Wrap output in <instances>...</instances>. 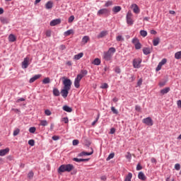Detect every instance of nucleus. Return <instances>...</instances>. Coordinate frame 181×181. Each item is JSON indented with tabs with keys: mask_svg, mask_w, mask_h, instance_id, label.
Masks as SVG:
<instances>
[{
	"mask_svg": "<svg viewBox=\"0 0 181 181\" xmlns=\"http://www.w3.org/2000/svg\"><path fill=\"white\" fill-rule=\"evenodd\" d=\"M64 81H62V84L64 88L61 90V94L63 98H67V95H69V91L71 89V80L69 78L64 77Z\"/></svg>",
	"mask_w": 181,
	"mask_h": 181,
	"instance_id": "1",
	"label": "nucleus"
},
{
	"mask_svg": "<svg viewBox=\"0 0 181 181\" xmlns=\"http://www.w3.org/2000/svg\"><path fill=\"white\" fill-rule=\"evenodd\" d=\"M87 74H88V71H87L86 69L81 70V74L77 75L74 82V86L75 88H80V82L81 81L83 77L87 76Z\"/></svg>",
	"mask_w": 181,
	"mask_h": 181,
	"instance_id": "2",
	"label": "nucleus"
},
{
	"mask_svg": "<svg viewBox=\"0 0 181 181\" xmlns=\"http://www.w3.org/2000/svg\"><path fill=\"white\" fill-rule=\"evenodd\" d=\"M115 52H117L115 47H110L107 52H103V59L105 62H110V60H112V56H114Z\"/></svg>",
	"mask_w": 181,
	"mask_h": 181,
	"instance_id": "3",
	"label": "nucleus"
},
{
	"mask_svg": "<svg viewBox=\"0 0 181 181\" xmlns=\"http://www.w3.org/2000/svg\"><path fill=\"white\" fill-rule=\"evenodd\" d=\"M74 169L73 164L62 165L58 168V173H64V172H71Z\"/></svg>",
	"mask_w": 181,
	"mask_h": 181,
	"instance_id": "4",
	"label": "nucleus"
},
{
	"mask_svg": "<svg viewBox=\"0 0 181 181\" xmlns=\"http://www.w3.org/2000/svg\"><path fill=\"white\" fill-rule=\"evenodd\" d=\"M110 11L108 8H101L100 9L98 13V16H101L102 15H104V16H110Z\"/></svg>",
	"mask_w": 181,
	"mask_h": 181,
	"instance_id": "5",
	"label": "nucleus"
},
{
	"mask_svg": "<svg viewBox=\"0 0 181 181\" xmlns=\"http://www.w3.org/2000/svg\"><path fill=\"white\" fill-rule=\"evenodd\" d=\"M126 21L129 26L134 25V20L132 19V13L128 12L126 16Z\"/></svg>",
	"mask_w": 181,
	"mask_h": 181,
	"instance_id": "6",
	"label": "nucleus"
},
{
	"mask_svg": "<svg viewBox=\"0 0 181 181\" xmlns=\"http://www.w3.org/2000/svg\"><path fill=\"white\" fill-rule=\"evenodd\" d=\"M142 59L141 58H136L133 60V67L134 69H139L141 67Z\"/></svg>",
	"mask_w": 181,
	"mask_h": 181,
	"instance_id": "7",
	"label": "nucleus"
},
{
	"mask_svg": "<svg viewBox=\"0 0 181 181\" xmlns=\"http://www.w3.org/2000/svg\"><path fill=\"white\" fill-rule=\"evenodd\" d=\"M143 123L146 124V125H148V127H152V125H153V120H152L151 117H148L143 119Z\"/></svg>",
	"mask_w": 181,
	"mask_h": 181,
	"instance_id": "8",
	"label": "nucleus"
},
{
	"mask_svg": "<svg viewBox=\"0 0 181 181\" xmlns=\"http://www.w3.org/2000/svg\"><path fill=\"white\" fill-rule=\"evenodd\" d=\"M29 66V57L24 58L22 62V69H28Z\"/></svg>",
	"mask_w": 181,
	"mask_h": 181,
	"instance_id": "9",
	"label": "nucleus"
},
{
	"mask_svg": "<svg viewBox=\"0 0 181 181\" xmlns=\"http://www.w3.org/2000/svg\"><path fill=\"white\" fill-rule=\"evenodd\" d=\"M60 23H62V20L60 18H57V19L52 20L49 23V25L50 26H56V25H60Z\"/></svg>",
	"mask_w": 181,
	"mask_h": 181,
	"instance_id": "10",
	"label": "nucleus"
},
{
	"mask_svg": "<svg viewBox=\"0 0 181 181\" xmlns=\"http://www.w3.org/2000/svg\"><path fill=\"white\" fill-rule=\"evenodd\" d=\"M93 153H94V150H93V148H91V152L88 153V152H86V151H82L78 154V156H80V157L90 156V155H93Z\"/></svg>",
	"mask_w": 181,
	"mask_h": 181,
	"instance_id": "11",
	"label": "nucleus"
},
{
	"mask_svg": "<svg viewBox=\"0 0 181 181\" xmlns=\"http://www.w3.org/2000/svg\"><path fill=\"white\" fill-rule=\"evenodd\" d=\"M108 35V31L107 30H103L101 31L98 35L97 37L98 39H103V37H105Z\"/></svg>",
	"mask_w": 181,
	"mask_h": 181,
	"instance_id": "12",
	"label": "nucleus"
},
{
	"mask_svg": "<svg viewBox=\"0 0 181 181\" xmlns=\"http://www.w3.org/2000/svg\"><path fill=\"white\" fill-rule=\"evenodd\" d=\"M40 77H42V75H41V74L35 75L33 77H32V78L29 80V83H35V81H36V80L40 78Z\"/></svg>",
	"mask_w": 181,
	"mask_h": 181,
	"instance_id": "13",
	"label": "nucleus"
},
{
	"mask_svg": "<svg viewBox=\"0 0 181 181\" xmlns=\"http://www.w3.org/2000/svg\"><path fill=\"white\" fill-rule=\"evenodd\" d=\"M7 153H9V148L0 150V156H5Z\"/></svg>",
	"mask_w": 181,
	"mask_h": 181,
	"instance_id": "14",
	"label": "nucleus"
},
{
	"mask_svg": "<svg viewBox=\"0 0 181 181\" xmlns=\"http://www.w3.org/2000/svg\"><path fill=\"white\" fill-rule=\"evenodd\" d=\"M138 178L140 180H143V181H145L146 180V176L145 175V174L141 171L138 174Z\"/></svg>",
	"mask_w": 181,
	"mask_h": 181,
	"instance_id": "15",
	"label": "nucleus"
},
{
	"mask_svg": "<svg viewBox=\"0 0 181 181\" xmlns=\"http://www.w3.org/2000/svg\"><path fill=\"white\" fill-rule=\"evenodd\" d=\"M52 8H53V1L50 0L45 4V9L49 10L52 9Z\"/></svg>",
	"mask_w": 181,
	"mask_h": 181,
	"instance_id": "16",
	"label": "nucleus"
},
{
	"mask_svg": "<svg viewBox=\"0 0 181 181\" xmlns=\"http://www.w3.org/2000/svg\"><path fill=\"white\" fill-rule=\"evenodd\" d=\"M122 9L120 6H116L112 8V12L115 15L116 13H118V12H120V11Z\"/></svg>",
	"mask_w": 181,
	"mask_h": 181,
	"instance_id": "17",
	"label": "nucleus"
},
{
	"mask_svg": "<svg viewBox=\"0 0 181 181\" xmlns=\"http://www.w3.org/2000/svg\"><path fill=\"white\" fill-rule=\"evenodd\" d=\"M169 91H170V88L166 87V88L162 89L160 91V93L161 95H165V94H168V93H169Z\"/></svg>",
	"mask_w": 181,
	"mask_h": 181,
	"instance_id": "18",
	"label": "nucleus"
},
{
	"mask_svg": "<svg viewBox=\"0 0 181 181\" xmlns=\"http://www.w3.org/2000/svg\"><path fill=\"white\" fill-rule=\"evenodd\" d=\"M62 110L64 111H66V112H71L73 111V108H71V107H69L68 105L63 106Z\"/></svg>",
	"mask_w": 181,
	"mask_h": 181,
	"instance_id": "19",
	"label": "nucleus"
},
{
	"mask_svg": "<svg viewBox=\"0 0 181 181\" xmlns=\"http://www.w3.org/2000/svg\"><path fill=\"white\" fill-rule=\"evenodd\" d=\"M143 53L146 56H148V54H151V48H149V47L143 48Z\"/></svg>",
	"mask_w": 181,
	"mask_h": 181,
	"instance_id": "20",
	"label": "nucleus"
},
{
	"mask_svg": "<svg viewBox=\"0 0 181 181\" xmlns=\"http://www.w3.org/2000/svg\"><path fill=\"white\" fill-rule=\"evenodd\" d=\"M0 21L4 24L6 25L9 23V19L5 18V17H0Z\"/></svg>",
	"mask_w": 181,
	"mask_h": 181,
	"instance_id": "21",
	"label": "nucleus"
},
{
	"mask_svg": "<svg viewBox=\"0 0 181 181\" xmlns=\"http://www.w3.org/2000/svg\"><path fill=\"white\" fill-rule=\"evenodd\" d=\"M52 93L54 97H59L60 95V91L57 88H53Z\"/></svg>",
	"mask_w": 181,
	"mask_h": 181,
	"instance_id": "22",
	"label": "nucleus"
},
{
	"mask_svg": "<svg viewBox=\"0 0 181 181\" xmlns=\"http://www.w3.org/2000/svg\"><path fill=\"white\" fill-rule=\"evenodd\" d=\"M83 56H84V54L83 52H80L78 54L74 55V58L75 60H80Z\"/></svg>",
	"mask_w": 181,
	"mask_h": 181,
	"instance_id": "23",
	"label": "nucleus"
},
{
	"mask_svg": "<svg viewBox=\"0 0 181 181\" xmlns=\"http://www.w3.org/2000/svg\"><path fill=\"white\" fill-rule=\"evenodd\" d=\"M93 64L95 66H100L101 64V59L96 58L93 60Z\"/></svg>",
	"mask_w": 181,
	"mask_h": 181,
	"instance_id": "24",
	"label": "nucleus"
},
{
	"mask_svg": "<svg viewBox=\"0 0 181 181\" xmlns=\"http://www.w3.org/2000/svg\"><path fill=\"white\" fill-rule=\"evenodd\" d=\"M73 33H74V31L73 30V29H70V30L65 31L64 33V36H70V35H72Z\"/></svg>",
	"mask_w": 181,
	"mask_h": 181,
	"instance_id": "25",
	"label": "nucleus"
},
{
	"mask_svg": "<svg viewBox=\"0 0 181 181\" xmlns=\"http://www.w3.org/2000/svg\"><path fill=\"white\" fill-rule=\"evenodd\" d=\"M132 6H134L133 12L134 13H139L140 11H139V7H138V5L134 4L132 5Z\"/></svg>",
	"mask_w": 181,
	"mask_h": 181,
	"instance_id": "26",
	"label": "nucleus"
},
{
	"mask_svg": "<svg viewBox=\"0 0 181 181\" xmlns=\"http://www.w3.org/2000/svg\"><path fill=\"white\" fill-rule=\"evenodd\" d=\"M159 42H160V39L159 37H156L153 40V46H158L159 45Z\"/></svg>",
	"mask_w": 181,
	"mask_h": 181,
	"instance_id": "27",
	"label": "nucleus"
},
{
	"mask_svg": "<svg viewBox=\"0 0 181 181\" xmlns=\"http://www.w3.org/2000/svg\"><path fill=\"white\" fill-rule=\"evenodd\" d=\"M48 122H47V120H40V125L41 127H47L48 125Z\"/></svg>",
	"mask_w": 181,
	"mask_h": 181,
	"instance_id": "28",
	"label": "nucleus"
},
{
	"mask_svg": "<svg viewBox=\"0 0 181 181\" xmlns=\"http://www.w3.org/2000/svg\"><path fill=\"white\" fill-rule=\"evenodd\" d=\"M9 42H15L16 40V37H15L13 34H10L8 36Z\"/></svg>",
	"mask_w": 181,
	"mask_h": 181,
	"instance_id": "29",
	"label": "nucleus"
},
{
	"mask_svg": "<svg viewBox=\"0 0 181 181\" xmlns=\"http://www.w3.org/2000/svg\"><path fill=\"white\" fill-rule=\"evenodd\" d=\"M175 59H176L177 60H180V59H181V51L177 52L175 54Z\"/></svg>",
	"mask_w": 181,
	"mask_h": 181,
	"instance_id": "30",
	"label": "nucleus"
},
{
	"mask_svg": "<svg viewBox=\"0 0 181 181\" xmlns=\"http://www.w3.org/2000/svg\"><path fill=\"white\" fill-rule=\"evenodd\" d=\"M88 40H90V37L87 35L83 36L82 38V42L84 44L87 43Z\"/></svg>",
	"mask_w": 181,
	"mask_h": 181,
	"instance_id": "31",
	"label": "nucleus"
},
{
	"mask_svg": "<svg viewBox=\"0 0 181 181\" xmlns=\"http://www.w3.org/2000/svg\"><path fill=\"white\" fill-rule=\"evenodd\" d=\"M140 35L143 37H146V36H148V32H146V30H140Z\"/></svg>",
	"mask_w": 181,
	"mask_h": 181,
	"instance_id": "32",
	"label": "nucleus"
},
{
	"mask_svg": "<svg viewBox=\"0 0 181 181\" xmlns=\"http://www.w3.org/2000/svg\"><path fill=\"white\" fill-rule=\"evenodd\" d=\"M131 179H132V174L131 173H129L128 175L126 176L124 181H131Z\"/></svg>",
	"mask_w": 181,
	"mask_h": 181,
	"instance_id": "33",
	"label": "nucleus"
},
{
	"mask_svg": "<svg viewBox=\"0 0 181 181\" xmlns=\"http://www.w3.org/2000/svg\"><path fill=\"white\" fill-rule=\"evenodd\" d=\"M50 83V78L47 77L42 80V84H49Z\"/></svg>",
	"mask_w": 181,
	"mask_h": 181,
	"instance_id": "34",
	"label": "nucleus"
},
{
	"mask_svg": "<svg viewBox=\"0 0 181 181\" xmlns=\"http://www.w3.org/2000/svg\"><path fill=\"white\" fill-rule=\"evenodd\" d=\"M112 4H113L112 1L109 0L105 2V8H108V6H112Z\"/></svg>",
	"mask_w": 181,
	"mask_h": 181,
	"instance_id": "35",
	"label": "nucleus"
},
{
	"mask_svg": "<svg viewBox=\"0 0 181 181\" xmlns=\"http://www.w3.org/2000/svg\"><path fill=\"white\" fill-rule=\"evenodd\" d=\"M117 42H124V39L122 37V35H118L116 37Z\"/></svg>",
	"mask_w": 181,
	"mask_h": 181,
	"instance_id": "36",
	"label": "nucleus"
},
{
	"mask_svg": "<svg viewBox=\"0 0 181 181\" xmlns=\"http://www.w3.org/2000/svg\"><path fill=\"white\" fill-rule=\"evenodd\" d=\"M134 46H135V49L136 50H139V49H141V47H142V45H141V42H136Z\"/></svg>",
	"mask_w": 181,
	"mask_h": 181,
	"instance_id": "37",
	"label": "nucleus"
},
{
	"mask_svg": "<svg viewBox=\"0 0 181 181\" xmlns=\"http://www.w3.org/2000/svg\"><path fill=\"white\" fill-rule=\"evenodd\" d=\"M98 119H100V113L98 114L97 117L95 118L94 122H92L91 125L94 126L95 124H97V122H98Z\"/></svg>",
	"mask_w": 181,
	"mask_h": 181,
	"instance_id": "38",
	"label": "nucleus"
},
{
	"mask_svg": "<svg viewBox=\"0 0 181 181\" xmlns=\"http://www.w3.org/2000/svg\"><path fill=\"white\" fill-rule=\"evenodd\" d=\"M114 156H115V153H110L108 157L106 158V160H110V159L114 158Z\"/></svg>",
	"mask_w": 181,
	"mask_h": 181,
	"instance_id": "39",
	"label": "nucleus"
},
{
	"mask_svg": "<svg viewBox=\"0 0 181 181\" xmlns=\"http://www.w3.org/2000/svg\"><path fill=\"white\" fill-rule=\"evenodd\" d=\"M29 132H30V134H35V132H36V127H30Z\"/></svg>",
	"mask_w": 181,
	"mask_h": 181,
	"instance_id": "40",
	"label": "nucleus"
},
{
	"mask_svg": "<svg viewBox=\"0 0 181 181\" xmlns=\"http://www.w3.org/2000/svg\"><path fill=\"white\" fill-rule=\"evenodd\" d=\"M19 132H21V129H16L13 131V136H16L17 135H19Z\"/></svg>",
	"mask_w": 181,
	"mask_h": 181,
	"instance_id": "41",
	"label": "nucleus"
},
{
	"mask_svg": "<svg viewBox=\"0 0 181 181\" xmlns=\"http://www.w3.org/2000/svg\"><path fill=\"white\" fill-rule=\"evenodd\" d=\"M111 111L113 112V114H115L116 115H117L118 110L117 109H115V107L112 106Z\"/></svg>",
	"mask_w": 181,
	"mask_h": 181,
	"instance_id": "42",
	"label": "nucleus"
},
{
	"mask_svg": "<svg viewBox=\"0 0 181 181\" xmlns=\"http://www.w3.org/2000/svg\"><path fill=\"white\" fill-rule=\"evenodd\" d=\"M162 66L163 65L159 62L157 67L156 68V71H160V70L162 69Z\"/></svg>",
	"mask_w": 181,
	"mask_h": 181,
	"instance_id": "43",
	"label": "nucleus"
},
{
	"mask_svg": "<svg viewBox=\"0 0 181 181\" xmlns=\"http://www.w3.org/2000/svg\"><path fill=\"white\" fill-rule=\"evenodd\" d=\"M35 173H33V171H30L28 174V177L29 179H32V177H33Z\"/></svg>",
	"mask_w": 181,
	"mask_h": 181,
	"instance_id": "44",
	"label": "nucleus"
},
{
	"mask_svg": "<svg viewBox=\"0 0 181 181\" xmlns=\"http://www.w3.org/2000/svg\"><path fill=\"white\" fill-rule=\"evenodd\" d=\"M139 40H138V38L134 37L132 39V43H133V45H134V46L136 43H139Z\"/></svg>",
	"mask_w": 181,
	"mask_h": 181,
	"instance_id": "45",
	"label": "nucleus"
},
{
	"mask_svg": "<svg viewBox=\"0 0 181 181\" xmlns=\"http://www.w3.org/2000/svg\"><path fill=\"white\" fill-rule=\"evenodd\" d=\"M28 145H30V146H35V140L33 139L29 140Z\"/></svg>",
	"mask_w": 181,
	"mask_h": 181,
	"instance_id": "46",
	"label": "nucleus"
},
{
	"mask_svg": "<svg viewBox=\"0 0 181 181\" xmlns=\"http://www.w3.org/2000/svg\"><path fill=\"white\" fill-rule=\"evenodd\" d=\"M45 115L50 116L52 115V112L49 110L47 109L45 110Z\"/></svg>",
	"mask_w": 181,
	"mask_h": 181,
	"instance_id": "47",
	"label": "nucleus"
},
{
	"mask_svg": "<svg viewBox=\"0 0 181 181\" xmlns=\"http://www.w3.org/2000/svg\"><path fill=\"white\" fill-rule=\"evenodd\" d=\"M126 158L129 159V160H131V159H132V155H131V153L127 152V154L126 155Z\"/></svg>",
	"mask_w": 181,
	"mask_h": 181,
	"instance_id": "48",
	"label": "nucleus"
},
{
	"mask_svg": "<svg viewBox=\"0 0 181 181\" xmlns=\"http://www.w3.org/2000/svg\"><path fill=\"white\" fill-rule=\"evenodd\" d=\"M79 142L80 141H78V139H74V140H73L72 144H73L74 146H76L79 144Z\"/></svg>",
	"mask_w": 181,
	"mask_h": 181,
	"instance_id": "49",
	"label": "nucleus"
},
{
	"mask_svg": "<svg viewBox=\"0 0 181 181\" xmlns=\"http://www.w3.org/2000/svg\"><path fill=\"white\" fill-rule=\"evenodd\" d=\"M100 88H103V89L108 88V83H103V84L100 86Z\"/></svg>",
	"mask_w": 181,
	"mask_h": 181,
	"instance_id": "50",
	"label": "nucleus"
},
{
	"mask_svg": "<svg viewBox=\"0 0 181 181\" xmlns=\"http://www.w3.org/2000/svg\"><path fill=\"white\" fill-rule=\"evenodd\" d=\"M73 21H74V16H71L68 19V22H69V23H71V22H73Z\"/></svg>",
	"mask_w": 181,
	"mask_h": 181,
	"instance_id": "51",
	"label": "nucleus"
},
{
	"mask_svg": "<svg viewBox=\"0 0 181 181\" xmlns=\"http://www.w3.org/2000/svg\"><path fill=\"white\" fill-rule=\"evenodd\" d=\"M175 170H180V164L176 163L175 165Z\"/></svg>",
	"mask_w": 181,
	"mask_h": 181,
	"instance_id": "52",
	"label": "nucleus"
},
{
	"mask_svg": "<svg viewBox=\"0 0 181 181\" xmlns=\"http://www.w3.org/2000/svg\"><path fill=\"white\" fill-rule=\"evenodd\" d=\"M168 62V59H166L165 58H164V59H163L161 60V62H159V63L161 64L163 66V65L166 64V62Z\"/></svg>",
	"mask_w": 181,
	"mask_h": 181,
	"instance_id": "53",
	"label": "nucleus"
},
{
	"mask_svg": "<svg viewBox=\"0 0 181 181\" xmlns=\"http://www.w3.org/2000/svg\"><path fill=\"white\" fill-rule=\"evenodd\" d=\"M136 170H142V165H141V163H138L136 168Z\"/></svg>",
	"mask_w": 181,
	"mask_h": 181,
	"instance_id": "54",
	"label": "nucleus"
},
{
	"mask_svg": "<svg viewBox=\"0 0 181 181\" xmlns=\"http://www.w3.org/2000/svg\"><path fill=\"white\" fill-rule=\"evenodd\" d=\"M52 139L53 141H59V139H60V137H59V136H53L52 137Z\"/></svg>",
	"mask_w": 181,
	"mask_h": 181,
	"instance_id": "55",
	"label": "nucleus"
},
{
	"mask_svg": "<svg viewBox=\"0 0 181 181\" xmlns=\"http://www.w3.org/2000/svg\"><path fill=\"white\" fill-rule=\"evenodd\" d=\"M73 160L74 162H77L78 163H80L81 162V158H74Z\"/></svg>",
	"mask_w": 181,
	"mask_h": 181,
	"instance_id": "56",
	"label": "nucleus"
},
{
	"mask_svg": "<svg viewBox=\"0 0 181 181\" xmlns=\"http://www.w3.org/2000/svg\"><path fill=\"white\" fill-rule=\"evenodd\" d=\"M46 36H47V37H50V36H52V31H50V30H47V31H46Z\"/></svg>",
	"mask_w": 181,
	"mask_h": 181,
	"instance_id": "57",
	"label": "nucleus"
},
{
	"mask_svg": "<svg viewBox=\"0 0 181 181\" xmlns=\"http://www.w3.org/2000/svg\"><path fill=\"white\" fill-rule=\"evenodd\" d=\"M129 80L131 83H132V81H135V76H134V74H132Z\"/></svg>",
	"mask_w": 181,
	"mask_h": 181,
	"instance_id": "58",
	"label": "nucleus"
},
{
	"mask_svg": "<svg viewBox=\"0 0 181 181\" xmlns=\"http://www.w3.org/2000/svg\"><path fill=\"white\" fill-rule=\"evenodd\" d=\"M62 121L64 122V124H69V117H64Z\"/></svg>",
	"mask_w": 181,
	"mask_h": 181,
	"instance_id": "59",
	"label": "nucleus"
},
{
	"mask_svg": "<svg viewBox=\"0 0 181 181\" xmlns=\"http://www.w3.org/2000/svg\"><path fill=\"white\" fill-rule=\"evenodd\" d=\"M135 110H136V111H138V112H140V111H141V106L136 105L135 106Z\"/></svg>",
	"mask_w": 181,
	"mask_h": 181,
	"instance_id": "60",
	"label": "nucleus"
},
{
	"mask_svg": "<svg viewBox=\"0 0 181 181\" xmlns=\"http://www.w3.org/2000/svg\"><path fill=\"white\" fill-rule=\"evenodd\" d=\"M137 86L139 87H141V86H142V78L139 79V81L137 82Z\"/></svg>",
	"mask_w": 181,
	"mask_h": 181,
	"instance_id": "61",
	"label": "nucleus"
},
{
	"mask_svg": "<svg viewBox=\"0 0 181 181\" xmlns=\"http://www.w3.org/2000/svg\"><path fill=\"white\" fill-rule=\"evenodd\" d=\"M110 134L111 135H114V134H115V128H111V129H110Z\"/></svg>",
	"mask_w": 181,
	"mask_h": 181,
	"instance_id": "62",
	"label": "nucleus"
},
{
	"mask_svg": "<svg viewBox=\"0 0 181 181\" xmlns=\"http://www.w3.org/2000/svg\"><path fill=\"white\" fill-rule=\"evenodd\" d=\"M115 73H117V74H119V73H121V69H119V67H117L115 69Z\"/></svg>",
	"mask_w": 181,
	"mask_h": 181,
	"instance_id": "63",
	"label": "nucleus"
},
{
	"mask_svg": "<svg viewBox=\"0 0 181 181\" xmlns=\"http://www.w3.org/2000/svg\"><path fill=\"white\" fill-rule=\"evenodd\" d=\"M177 105L178 108H181V100H180L177 101Z\"/></svg>",
	"mask_w": 181,
	"mask_h": 181,
	"instance_id": "64",
	"label": "nucleus"
}]
</instances>
